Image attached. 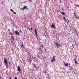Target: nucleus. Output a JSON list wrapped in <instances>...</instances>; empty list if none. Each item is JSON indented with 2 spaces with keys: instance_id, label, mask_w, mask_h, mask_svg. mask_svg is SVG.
Returning <instances> with one entry per match:
<instances>
[{
  "instance_id": "f257e3e1",
  "label": "nucleus",
  "mask_w": 79,
  "mask_h": 79,
  "mask_svg": "<svg viewBox=\"0 0 79 79\" xmlns=\"http://www.w3.org/2000/svg\"><path fill=\"white\" fill-rule=\"evenodd\" d=\"M55 23H54L52 24V25H51V27H52L54 29H55Z\"/></svg>"
},
{
  "instance_id": "f03ea898",
  "label": "nucleus",
  "mask_w": 79,
  "mask_h": 79,
  "mask_svg": "<svg viewBox=\"0 0 79 79\" xmlns=\"http://www.w3.org/2000/svg\"><path fill=\"white\" fill-rule=\"evenodd\" d=\"M15 33L17 35H20V34L18 31H15Z\"/></svg>"
},
{
  "instance_id": "7ed1b4c3",
  "label": "nucleus",
  "mask_w": 79,
  "mask_h": 79,
  "mask_svg": "<svg viewBox=\"0 0 79 79\" xmlns=\"http://www.w3.org/2000/svg\"><path fill=\"white\" fill-rule=\"evenodd\" d=\"M55 56H53L52 59V60H51V62H53V61H55Z\"/></svg>"
},
{
  "instance_id": "20e7f679",
  "label": "nucleus",
  "mask_w": 79,
  "mask_h": 79,
  "mask_svg": "<svg viewBox=\"0 0 79 79\" xmlns=\"http://www.w3.org/2000/svg\"><path fill=\"white\" fill-rule=\"evenodd\" d=\"M55 45H56V46L57 47H60V44H58V43H57V42H56L55 43Z\"/></svg>"
},
{
  "instance_id": "39448f33",
  "label": "nucleus",
  "mask_w": 79,
  "mask_h": 79,
  "mask_svg": "<svg viewBox=\"0 0 79 79\" xmlns=\"http://www.w3.org/2000/svg\"><path fill=\"white\" fill-rule=\"evenodd\" d=\"M4 63L5 64H8V61H7L5 59H4Z\"/></svg>"
},
{
  "instance_id": "423d86ee",
  "label": "nucleus",
  "mask_w": 79,
  "mask_h": 79,
  "mask_svg": "<svg viewBox=\"0 0 79 79\" xmlns=\"http://www.w3.org/2000/svg\"><path fill=\"white\" fill-rule=\"evenodd\" d=\"M26 8V9H27V6H25L23 7V8H22L21 10H24V9H25Z\"/></svg>"
},
{
  "instance_id": "0eeeda50",
  "label": "nucleus",
  "mask_w": 79,
  "mask_h": 79,
  "mask_svg": "<svg viewBox=\"0 0 79 79\" xmlns=\"http://www.w3.org/2000/svg\"><path fill=\"white\" fill-rule=\"evenodd\" d=\"M35 32L36 35V36L37 37V30L36 29H35Z\"/></svg>"
},
{
  "instance_id": "6e6552de",
  "label": "nucleus",
  "mask_w": 79,
  "mask_h": 79,
  "mask_svg": "<svg viewBox=\"0 0 79 79\" xmlns=\"http://www.w3.org/2000/svg\"><path fill=\"white\" fill-rule=\"evenodd\" d=\"M18 70L19 72H20V71H21V68H20V67H19V66L18 67Z\"/></svg>"
},
{
  "instance_id": "1a4fd4ad",
  "label": "nucleus",
  "mask_w": 79,
  "mask_h": 79,
  "mask_svg": "<svg viewBox=\"0 0 79 79\" xmlns=\"http://www.w3.org/2000/svg\"><path fill=\"white\" fill-rule=\"evenodd\" d=\"M64 64L65 66H68V63H67L66 64V63H64Z\"/></svg>"
},
{
  "instance_id": "9d476101",
  "label": "nucleus",
  "mask_w": 79,
  "mask_h": 79,
  "mask_svg": "<svg viewBox=\"0 0 79 79\" xmlns=\"http://www.w3.org/2000/svg\"><path fill=\"white\" fill-rule=\"evenodd\" d=\"M61 14L62 15H65V13L64 12H60Z\"/></svg>"
},
{
  "instance_id": "9b49d317",
  "label": "nucleus",
  "mask_w": 79,
  "mask_h": 79,
  "mask_svg": "<svg viewBox=\"0 0 79 79\" xmlns=\"http://www.w3.org/2000/svg\"><path fill=\"white\" fill-rule=\"evenodd\" d=\"M11 39H12V40H13V39H15L13 35H11Z\"/></svg>"
},
{
  "instance_id": "f8f14e48",
  "label": "nucleus",
  "mask_w": 79,
  "mask_h": 79,
  "mask_svg": "<svg viewBox=\"0 0 79 79\" xmlns=\"http://www.w3.org/2000/svg\"><path fill=\"white\" fill-rule=\"evenodd\" d=\"M63 19L65 21H66V18L65 17H63Z\"/></svg>"
},
{
  "instance_id": "ddd939ff",
  "label": "nucleus",
  "mask_w": 79,
  "mask_h": 79,
  "mask_svg": "<svg viewBox=\"0 0 79 79\" xmlns=\"http://www.w3.org/2000/svg\"><path fill=\"white\" fill-rule=\"evenodd\" d=\"M75 64H78V63H77V62L76 61V60H75Z\"/></svg>"
},
{
  "instance_id": "4468645a",
  "label": "nucleus",
  "mask_w": 79,
  "mask_h": 79,
  "mask_svg": "<svg viewBox=\"0 0 79 79\" xmlns=\"http://www.w3.org/2000/svg\"><path fill=\"white\" fill-rule=\"evenodd\" d=\"M29 61L30 62V63H31V61H32V60H31V59H29ZM30 63V64H31V63Z\"/></svg>"
},
{
  "instance_id": "2eb2a0df",
  "label": "nucleus",
  "mask_w": 79,
  "mask_h": 79,
  "mask_svg": "<svg viewBox=\"0 0 79 79\" xmlns=\"http://www.w3.org/2000/svg\"><path fill=\"white\" fill-rule=\"evenodd\" d=\"M74 16L75 17H76L77 15H76V13H74Z\"/></svg>"
},
{
  "instance_id": "dca6fc26",
  "label": "nucleus",
  "mask_w": 79,
  "mask_h": 79,
  "mask_svg": "<svg viewBox=\"0 0 79 79\" xmlns=\"http://www.w3.org/2000/svg\"><path fill=\"white\" fill-rule=\"evenodd\" d=\"M75 18H77V19H79V17L77 16Z\"/></svg>"
},
{
  "instance_id": "f3484780",
  "label": "nucleus",
  "mask_w": 79,
  "mask_h": 79,
  "mask_svg": "<svg viewBox=\"0 0 79 79\" xmlns=\"http://www.w3.org/2000/svg\"><path fill=\"white\" fill-rule=\"evenodd\" d=\"M24 47V45H23V44H22L21 45V47Z\"/></svg>"
},
{
  "instance_id": "a211bd4d",
  "label": "nucleus",
  "mask_w": 79,
  "mask_h": 79,
  "mask_svg": "<svg viewBox=\"0 0 79 79\" xmlns=\"http://www.w3.org/2000/svg\"><path fill=\"white\" fill-rule=\"evenodd\" d=\"M10 34L11 35H13V34L11 33V32H10Z\"/></svg>"
},
{
  "instance_id": "6ab92c4d",
  "label": "nucleus",
  "mask_w": 79,
  "mask_h": 79,
  "mask_svg": "<svg viewBox=\"0 0 79 79\" xmlns=\"http://www.w3.org/2000/svg\"><path fill=\"white\" fill-rule=\"evenodd\" d=\"M10 11H11L12 12H14V11L12 9H10Z\"/></svg>"
},
{
  "instance_id": "aec40b11",
  "label": "nucleus",
  "mask_w": 79,
  "mask_h": 79,
  "mask_svg": "<svg viewBox=\"0 0 79 79\" xmlns=\"http://www.w3.org/2000/svg\"><path fill=\"white\" fill-rule=\"evenodd\" d=\"M13 13H14V14H16V13L15 12V11H14V12H13Z\"/></svg>"
},
{
  "instance_id": "412c9836",
  "label": "nucleus",
  "mask_w": 79,
  "mask_h": 79,
  "mask_svg": "<svg viewBox=\"0 0 79 79\" xmlns=\"http://www.w3.org/2000/svg\"><path fill=\"white\" fill-rule=\"evenodd\" d=\"M17 77H15V79H17Z\"/></svg>"
},
{
  "instance_id": "4be33fe9",
  "label": "nucleus",
  "mask_w": 79,
  "mask_h": 79,
  "mask_svg": "<svg viewBox=\"0 0 79 79\" xmlns=\"http://www.w3.org/2000/svg\"><path fill=\"white\" fill-rule=\"evenodd\" d=\"M29 2H32V0H28Z\"/></svg>"
},
{
  "instance_id": "5701e85b",
  "label": "nucleus",
  "mask_w": 79,
  "mask_h": 79,
  "mask_svg": "<svg viewBox=\"0 0 79 79\" xmlns=\"http://www.w3.org/2000/svg\"><path fill=\"white\" fill-rule=\"evenodd\" d=\"M44 73H45V74H46V73H47V72L46 71H44Z\"/></svg>"
},
{
  "instance_id": "b1692460",
  "label": "nucleus",
  "mask_w": 79,
  "mask_h": 79,
  "mask_svg": "<svg viewBox=\"0 0 79 79\" xmlns=\"http://www.w3.org/2000/svg\"><path fill=\"white\" fill-rule=\"evenodd\" d=\"M35 65V68H36V65H35V64H34Z\"/></svg>"
},
{
  "instance_id": "393cba45",
  "label": "nucleus",
  "mask_w": 79,
  "mask_h": 79,
  "mask_svg": "<svg viewBox=\"0 0 79 79\" xmlns=\"http://www.w3.org/2000/svg\"><path fill=\"white\" fill-rule=\"evenodd\" d=\"M31 30H32H32H33L32 29V28H31Z\"/></svg>"
},
{
  "instance_id": "a878e982",
  "label": "nucleus",
  "mask_w": 79,
  "mask_h": 79,
  "mask_svg": "<svg viewBox=\"0 0 79 79\" xmlns=\"http://www.w3.org/2000/svg\"><path fill=\"white\" fill-rule=\"evenodd\" d=\"M9 79H11V77H10Z\"/></svg>"
},
{
  "instance_id": "bb28decb",
  "label": "nucleus",
  "mask_w": 79,
  "mask_h": 79,
  "mask_svg": "<svg viewBox=\"0 0 79 79\" xmlns=\"http://www.w3.org/2000/svg\"><path fill=\"white\" fill-rule=\"evenodd\" d=\"M11 42L12 44L13 43V41H12V40H11Z\"/></svg>"
},
{
  "instance_id": "cd10ccee",
  "label": "nucleus",
  "mask_w": 79,
  "mask_h": 79,
  "mask_svg": "<svg viewBox=\"0 0 79 79\" xmlns=\"http://www.w3.org/2000/svg\"><path fill=\"white\" fill-rule=\"evenodd\" d=\"M41 47H42V48L44 47V46H41Z\"/></svg>"
},
{
  "instance_id": "c85d7f7f",
  "label": "nucleus",
  "mask_w": 79,
  "mask_h": 79,
  "mask_svg": "<svg viewBox=\"0 0 79 79\" xmlns=\"http://www.w3.org/2000/svg\"><path fill=\"white\" fill-rule=\"evenodd\" d=\"M28 29H29V31H30V29L28 28Z\"/></svg>"
},
{
  "instance_id": "c756f323",
  "label": "nucleus",
  "mask_w": 79,
  "mask_h": 79,
  "mask_svg": "<svg viewBox=\"0 0 79 79\" xmlns=\"http://www.w3.org/2000/svg\"><path fill=\"white\" fill-rule=\"evenodd\" d=\"M8 31H9V32H10V30H9Z\"/></svg>"
},
{
  "instance_id": "7c9ffc66",
  "label": "nucleus",
  "mask_w": 79,
  "mask_h": 79,
  "mask_svg": "<svg viewBox=\"0 0 79 79\" xmlns=\"http://www.w3.org/2000/svg\"><path fill=\"white\" fill-rule=\"evenodd\" d=\"M0 77H1V75H0Z\"/></svg>"
},
{
  "instance_id": "2f4dec72",
  "label": "nucleus",
  "mask_w": 79,
  "mask_h": 79,
  "mask_svg": "<svg viewBox=\"0 0 79 79\" xmlns=\"http://www.w3.org/2000/svg\"><path fill=\"white\" fill-rule=\"evenodd\" d=\"M0 77V78L1 79V77Z\"/></svg>"
},
{
  "instance_id": "473e14b6",
  "label": "nucleus",
  "mask_w": 79,
  "mask_h": 79,
  "mask_svg": "<svg viewBox=\"0 0 79 79\" xmlns=\"http://www.w3.org/2000/svg\"><path fill=\"white\" fill-rule=\"evenodd\" d=\"M75 31H76V29H75Z\"/></svg>"
},
{
  "instance_id": "72a5a7b5",
  "label": "nucleus",
  "mask_w": 79,
  "mask_h": 79,
  "mask_svg": "<svg viewBox=\"0 0 79 79\" xmlns=\"http://www.w3.org/2000/svg\"><path fill=\"white\" fill-rule=\"evenodd\" d=\"M38 79H40L39 78Z\"/></svg>"
}]
</instances>
